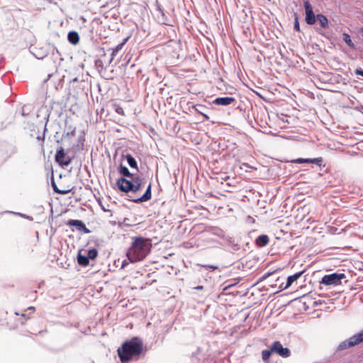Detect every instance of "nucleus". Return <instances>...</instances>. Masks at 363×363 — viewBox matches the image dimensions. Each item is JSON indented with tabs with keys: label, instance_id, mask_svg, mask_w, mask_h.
Segmentation results:
<instances>
[{
	"label": "nucleus",
	"instance_id": "10",
	"mask_svg": "<svg viewBox=\"0 0 363 363\" xmlns=\"http://www.w3.org/2000/svg\"><path fill=\"white\" fill-rule=\"evenodd\" d=\"M52 186L55 192L60 194L65 195L69 193L72 190L69 186H58L55 182L54 179L52 180Z\"/></svg>",
	"mask_w": 363,
	"mask_h": 363
},
{
	"label": "nucleus",
	"instance_id": "25",
	"mask_svg": "<svg viewBox=\"0 0 363 363\" xmlns=\"http://www.w3.org/2000/svg\"><path fill=\"white\" fill-rule=\"evenodd\" d=\"M30 318L29 316L26 313H21V317L18 318V321L20 322L21 325L24 324L25 322L28 320Z\"/></svg>",
	"mask_w": 363,
	"mask_h": 363
},
{
	"label": "nucleus",
	"instance_id": "28",
	"mask_svg": "<svg viewBox=\"0 0 363 363\" xmlns=\"http://www.w3.org/2000/svg\"><path fill=\"white\" fill-rule=\"evenodd\" d=\"M195 289H197V290H201V289H203V286H199L195 287Z\"/></svg>",
	"mask_w": 363,
	"mask_h": 363
},
{
	"label": "nucleus",
	"instance_id": "17",
	"mask_svg": "<svg viewBox=\"0 0 363 363\" xmlns=\"http://www.w3.org/2000/svg\"><path fill=\"white\" fill-rule=\"evenodd\" d=\"M67 225L69 226H75L79 230H81L86 229L85 225L81 220H69L67 223Z\"/></svg>",
	"mask_w": 363,
	"mask_h": 363
},
{
	"label": "nucleus",
	"instance_id": "13",
	"mask_svg": "<svg viewBox=\"0 0 363 363\" xmlns=\"http://www.w3.org/2000/svg\"><path fill=\"white\" fill-rule=\"evenodd\" d=\"M128 38H125L121 43L118 44L116 48L112 49L110 63H111L114 58L118 55V52L122 50Z\"/></svg>",
	"mask_w": 363,
	"mask_h": 363
},
{
	"label": "nucleus",
	"instance_id": "33",
	"mask_svg": "<svg viewBox=\"0 0 363 363\" xmlns=\"http://www.w3.org/2000/svg\"><path fill=\"white\" fill-rule=\"evenodd\" d=\"M269 274H270L269 273H267L266 275H264V277H269Z\"/></svg>",
	"mask_w": 363,
	"mask_h": 363
},
{
	"label": "nucleus",
	"instance_id": "12",
	"mask_svg": "<svg viewBox=\"0 0 363 363\" xmlns=\"http://www.w3.org/2000/svg\"><path fill=\"white\" fill-rule=\"evenodd\" d=\"M151 197H152L151 184H149L145 194L141 197H140L137 199H135L134 202L141 203V202H144V201H147L151 199Z\"/></svg>",
	"mask_w": 363,
	"mask_h": 363
},
{
	"label": "nucleus",
	"instance_id": "35",
	"mask_svg": "<svg viewBox=\"0 0 363 363\" xmlns=\"http://www.w3.org/2000/svg\"><path fill=\"white\" fill-rule=\"evenodd\" d=\"M15 314H16L17 316L20 315V314H19L18 313H15Z\"/></svg>",
	"mask_w": 363,
	"mask_h": 363
},
{
	"label": "nucleus",
	"instance_id": "24",
	"mask_svg": "<svg viewBox=\"0 0 363 363\" xmlns=\"http://www.w3.org/2000/svg\"><path fill=\"white\" fill-rule=\"evenodd\" d=\"M98 255V252L96 249H91L88 251L89 259H94Z\"/></svg>",
	"mask_w": 363,
	"mask_h": 363
},
{
	"label": "nucleus",
	"instance_id": "2",
	"mask_svg": "<svg viewBox=\"0 0 363 363\" xmlns=\"http://www.w3.org/2000/svg\"><path fill=\"white\" fill-rule=\"evenodd\" d=\"M143 350V344L138 338L124 342L117 352L122 363H127L134 359H138Z\"/></svg>",
	"mask_w": 363,
	"mask_h": 363
},
{
	"label": "nucleus",
	"instance_id": "11",
	"mask_svg": "<svg viewBox=\"0 0 363 363\" xmlns=\"http://www.w3.org/2000/svg\"><path fill=\"white\" fill-rule=\"evenodd\" d=\"M235 101L233 97L225 96L216 98L213 103L217 105L228 106Z\"/></svg>",
	"mask_w": 363,
	"mask_h": 363
},
{
	"label": "nucleus",
	"instance_id": "7",
	"mask_svg": "<svg viewBox=\"0 0 363 363\" xmlns=\"http://www.w3.org/2000/svg\"><path fill=\"white\" fill-rule=\"evenodd\" d=\"M306 11V22L308 25H313L315 23V16L313 11V8L308 1H304Z\"/></svg>",
	"mask_w": 363,
	"mask_h": 363
},
{
	"label": "nucleus",
	"instance_id": "19",
	"mask_svg": "<svg viewBox=\"0 0 363 363\" xmlns=\"http://www.w3.org/2000/svg\"><path fill=\"white\" fill-rule=\"evenodd\" d=\"M125 159L127 160L128 164L132 168L138 169V164L135 158L130 154L125 155Z\"/></svg>",
	"mask_w": 363,
	"mask_h": 363
},
{
	"label": "nucleus",
	"instance_id": "26",
	"mask_svg": "<svg viewBox=\"0 0 363 363\" xmlns=\"http://www.w3.org/2000/svg\"><path fill=\"white\" fill-rule=\"evenodd\" d=\"M294 29L298 31L300 30L299 23H298L297 18H296V22L294 23Z\"/></svg>",
	"mask_w": 363,
	"mask_h": 363
},
{
	"label": "nucleus",
	"instance_id": "1",
	"mask_svg": "<svg viewBox=\"0 0 363 363\" xmlns=\"http://www.w3.org/2000/svg\"><path fill=\"white\" fill-rule=\"evenodd\" d=\"M151 247L152 243L150 239L142 236L133 237L131 245L127 250L126 256L132 263L142 261L150 253Z\"/></svg>",
	"mask_w": 363,
	"mask_h": 363
},
{
	"label": "nucleus",
	"instance_id": "3",
	"mask_svg": "<svg viewBox=\"0 0 363 363\" xmlns=\"http://www.w3.org/2000/svg\"><path fill=\"white\" fill-rule=\"evenodd\" d=\"M118 172L124 177L132 178V180H128L123 177H121L117 180L116 184L123 192H136L140 190L143 184V179L140 177H133V174L130 172L128 169L123 165H120Z\"/></svg>",
	"mask_w": 363,
	"mask_h": 363
},
{
	"label": "nucleus",
	"instance_id": "4",
	"mask_svg": "<svg viewBox=\"0 0 363 363\" xmlns=\"http://www.w3.org/2000/svg\"><path fill=\"white\" fill-rule=\"evenodd\" d=\"M345 278V275L342 273H333L325 275L320 281L321 284L325 286H337L341 284L342 279Z\"/></svg>",
	"mask_w": 363,
	"mask_h": 363
},
{
	"label": "nucleus",
	"instance_id": "15",
	"mask_svg": "<svg viewBox=\"0 0 363 363\" xmlns=\"http://www.w3.org/2000/svg\"><path fill=\"white\" fill-rule=\"evenodd\" d=\"M304 271H302V272H297L291 276H289L288 278H287V281H286V284L284 287V289H287L289 288V286H291V284L295 281H296L301 275L303 273Z\"/></svg>",
	"mask_w": 363,
	"mask_h": 363
},
{
	"label": "nucleus",
	"instance_id": "27",
	"mask_svg": "<svg viewBox=\"0 0 363 363\" xmlns=\"http://www.w3.org/2000/svg\"><path fill=\"white\" fill-rule=\"evenodd\" d=\"M355 74H358V75L363 76V70H362V69H357L355 70Z\"/></svg>",
	"mask_w": 363,
	"mask_h": 363
},
{
	"label": "nucleus",
	"instance_id": "34",
	"mask_svg": "<svg viewBox=\"0 0 363 363\" xmlns=\"http://www.w3.org/2000/svg\"><path fill=\"white\" fill-rule=\"evenodd\" d=\"M228 178L229 177H225L224 179L226 181Z\"/></svg>",
	"mask_w": 363,
	"mask_h": 363
},
{
	"label": "nucleus",
	"instance_id": "20",
	"mask_svg": "<svg viewBox=\"0 0 363 363\" xmlns=\"http://www.w3.org/2000/svg\"><path fill=\"white\" fill-rule=\"evenodd\" d=\"M77 262H78L79 264L85 267L89 264V259L88 257L84 256V255H81L80 253H79L77 255Z\"/></svg>",
	"mask_w": 363,
	"mask_h": 363
},
{
	"label": "nucleus",
	"instance_id": "14",
	"mask_svg": "<svg viewBox=\"0 0 363 363\" xmlns=\"http://www.w3.org/2000/svg\"><path fill=\"white\" fill-rule=\"evenodd\" d=\"M269 239L267 235H261L255 240V243L259 247L266 246L269 243Z\"/></svg>",
	"mask_w": 363,
	"mask_h": 363
},
{
	"label": "nucleus",
	"instance_id": "5",
	"mask_svg": "<svg viewBox=\"0 0 363 363\" xmlns=\"http://www.w3.org/2000/svg\"><path fill=\"white\" fill-rule=\"evenodd\" d=\"M362 342H363V330H361L359 333L354 335L348 340H346L341 342L339 345V348L340 350H345L355 346L361 343Z\"/></svg>",
	"mask_w": 363,
	"mask_h": 363
},
{
	"label": "nucleus",
	"instance_id": "6",
	"mask_svg": "<svg viewBox=\"0 0 363 363\" xmlns=\"http://www.w3.org/2000/svg\"><path fill=\"white\" fill-rule=\"evenodd\" d=\"M271 347L272 351H273L274 353H277L282 357H288L291 354L290 350L286 347H284L279 341L274 342Z\"/></svg>",
	"mask_w": 363,
	"mask_h": 363
},
{
	"label": "nucleus",
	"instance_id": "30",
	"mask_svg": "<svg viewBox=\"0 0 363 363\" xmlns=\"http://www.w3.org/2000/svg\"><path fill=\"white\" fill-rule=\"evenodd\" d=\"M28 310L32 311V313L34 312L35 308L34 307H29Z\"/></svg>",
	"mask_w": 363,
	"mask_h": 363
},
{
	"label": "nucleus",
	"instance_id": "31",
	"mask_svg": "<svg viewBox=\"0 0 363 363\" xmlns=\"http://www.w3.org/2000/svg\"><path fill=\"white\" fill-rule=\"evenodd\" d=\"M126 264H128V263L125 261H124L123 262L122 267H124Z\"/></svg>",
	"mask_w": 363,
	"mask_h": 363
},
{
	"label": "nucleus",
	"instance_id": "22",
	"mask_svg": "<svg viewBox=\"0 0 363 363\" xmlns=\"http://www.w3.org/2000/svg\"><path fill=\"white\" fill-rule=\"evenodd\" d=\"M343 40L344 41L347 43V45L348 46H350V48H354V43H352V40H351V38H350V35L347 33H344L343 35Z\"/></svg>",
	"mask_w": 363,
	"mask_h": 363
},
{
	"label": "nucleus",
	"instance_id": "16",
	"mask_svg": "<svg viewBox=\"0 0 363 363\" xmlns=\"http://www.w3.org/2000/svg\"><path fill=\"white\" fill-rule=\"evenodd\" d=\"M67 38L72 45H77L79 41V35L76 31H70L68 33Z\"/></svg>",
	"mask_w": 363,
	"mask_h": 363
},
{
	"label": "nucleus",
	"instance_id": "8",
	"mask_svg": "<svg viewBox=\"0 0 363 363\" xmlns=\"http://www.w3.org/2000/svg\"><path fill=\"white\" fill-rule=\"evenodd\" d=\"M55 160L57 162H58L62 166H67L71 162V160L69 158V157H67L65 150L62 147H60L56 153L55 155Z\"/></svg>",
	"mask_w": 363,
	"mask_h": 363
},
{
	"label": "nucleus",
	"instance_id": "32",
	"mask_svg": "<svg viewBox=\"0 0 363 363\" xmlns=\"http://www.w3.org/2000/svg\"><path fill=\"white\" fill-rule=\"evenodd\" d=\"M359 32H360V33H361L362 36L363 37V28H362L360 29Z\"/></svg>",
	"mask_w": 363,
	"mask_h": 363
},
{
	"label": "nucleus",
	"instance_id": "9",
	"mask_svg": "<svg viewBox=\"0 0 363 363\" xmlns=\"http://www.w3.org/2000/svg\"><path fill=\"white\" fill-rule=\"evenodd\" d=\"M291 162L296 163V164L312 163V164H315L318 166H320L323 162V158L322 157H318V158H314V159L298 158V159L291 160Z\"/></svg>",
	"mask_w": 363,
	"mask_h": 363
},
{
	"label": "nucleus",
	"instance_id": "29",
	"mask_svg": "<svg viewBox=\"0 0 363 363\" xmlns=\"http://www.w3.org/2000/svg\"><path fill=\"white\" fill-rule=\"evenodd\" d=\"M202 115L205 118L206 120H208L209 119V117L206 114L203 113Z\"/></svg>",
	"mask_w": 363,
	"mask_h": 363
},
{
	"label": "nucleus",
	"instance_id": "21",
	"mask_svg": "<svg viewBox=\"0 0 363 363\" xmlns=\"http://www.w3.org/2000/svg\"><path fill=\"white\" fill-rule=\"evenodd\" d=\"M272 353H274L273 351H272V347L270 350H264L262 352V358L265 363H269V359Z\"/></svg>",
	"mask_w": 363,
	"mask_h": 363
},
{
	"label": "nucleus",
	"instance_id": "23",
	"mask_svg": "<svg viewBox=\"0 0 363 363\" xmlns=\"http://www.w3.org/2000/svg\"><path fill=\"white\" fill-rule=\"evenodd\" d=\"M113 108L114 111L118 114L121 115V116H124L125 115L123 108L119 104H113Z\"/></svg>",
	"mask_w": 363,
	"mask_h": 363
},
{
	"label": "nucleus",
	"instance_id": "18",
	"mask_svg": "<svg viewBox=\"0 0 363 363\" xmlns=\"http://www.w3.org/2000/svg\"><path fill=\"white\" fill-rule=\"evenodd\" d=\"M316 18L322 28H327L328 27V21L325 15L318 14Z\"/></svg>",
	"mask_w": 363,
	"mask_h": 363
}]
</instances>
